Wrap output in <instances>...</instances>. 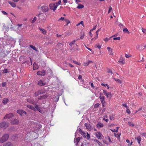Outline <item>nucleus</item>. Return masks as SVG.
Segmentation results:
<instances>
[{
	"mask_svg": "<svg viewBox=\"0 0 146 146\" xmlns=\"http://www.w3.org/2000/svg\"><path fill=\"white\" fill-rule=\"evenodd\" d=\"M9 137L8 134H5L0 139V143H3L7 140Z\"/></svg>",
	"mask_w": 146,
	"mask_h": 146,
	"instance_id": "obj_1",
	"label": "nucleus"
},
{
	"mask_svg": "<svg viewBox=\"0 0 146 146\" xmlns=\"http://www.w3.org/2000/svg\"><path fill=\"white\" fill-rule=\"evenodd\" d=\"M9 123L7 122L3 121L0 123V128L5 129L9 126Z\"/></svg>",
	"mask_w": 146,
	"mask_h": 146,
	"instance_id": "obj_2",
	"label": "nucleus"
},
{
	"mask_svg": "<svg viewBox=\"0 0 146 146\" xmlns=\"http://www.w3.org/2000/svg\"><path fill=\"white\" fill-rule=\"evenodd\" d=\"M58 5H56L55 3H52L49 5L50 8L51 10H53L54 11L56 9Z\"/></svg>",
	"mask_w": 146,
	"mask_h": 146,
	"instance_id": "obj_3",
	"label": "nucleus"
},
{
	"mask_svg": "<svg viewBox=\"0 0 146 146\" xmlns=\"http://www.w3.org/2000/svg\"><path fill=\"white\" fill-rule=\"evenodd\" d=\"M43 13H45L48 12L49 10L48 7L45 5L41 6L40 7Z\"/></svg>",
	"mask_w": 146,
	"mask_h": 146,
	"instance_id": "obj_4",
	"label": "nucleus"
},
{
	"mask_svg": "<svg viewBox=\"0 0 146 146\" xmlns=\"http://www.w3.org/2000/svg\"><path fill=\"white\" fill-rule=\"evenodd\" d=\"M17 112L21 116L25 115L26 114V112L21 110H17Z\"/></svg>",
	"mask_w": 146,
	"mask_h": 146,
	"instance_id": "obj_5",
	"label": "nucleus"
},
{
	"mask_svg": "<svg viewBox=\"0 0 146 146\" xmlns=\"http://www.w3.org/2000/svg\"><path fill=\"white\" fill-rule=\"evenodd\" d=\"M99 98L100 99L101 103H103L105 101V97L104 96H103L102 94H100L99 96Z\"/></svg>",
	"mask_w": 146,
	"mask_h": 146,
	"instance_id": "obj_6",
	"label": "nucleus"
},
{
	"mask_svg": "<svg viewBox=\"0 0 146 146\" xmlns=\"http://www.w3.org/2000/svg\"><path fill=\"white\" fill-rule=\"evenodd\" d=\"M45 71L43 70L42 71H38L37 72V74L40 76H43L45 74Z\"/></svg>",
	"mask_w": 146,
	"mask_h": 146,
	"instance_id": "obj_7",
	"label": "nucleus"
},
{
	"mask_svg": "<svg viewBox=\"0 0 146 146\" xmlns=\"http://www.w3.org/2000/svg\"><path fill=\"white\" fill-rule=\"evenodd\" d=\"M13 116V113H10L8 114H7L4 117V118L6 119V118H8V119H10Z\"/></svg>",
	"mask_w": 146,
	"mask_h": 146,
	"instance_id": "obj_8",
	"label": "nucleus"
},
{
	"mask_svg": "<svg viewBox=\"0 0 146 146\" xmlns=\"http://www.w3.org/2000/svg\"><path fill=\"white\" fill-rule=\"evenodd\" d=\"M11 123L13 124H17L19 123V121L17 119H15L11 121Z\"/></svg>",
	"mask_w": 146,
	"mask_h": 146,
	"instance_id": "obj_9",
	"label": "nucleus"
},
{
	"mask_svg": "<svg viewBox=\"0 0 146 146\" xmlns=\"http://www.w3.org/2000/svg\"><path fill=\"white\" fill-rule=\"evenodd\" d=\"M46 84L45 82H43L42 80H40L38 83V85L40 86H43Z\"/></svg>",
	"mask_w": 146,
	"mask_h": 146,
	"instance_id": "obj_10",
	"label": "nucleus"
},
{
	"mask_svg": "<svg viewBox=\"0 0 146 146\" xmlns=\"http://www.w3.org/2000/svg\"><path fill=\"white\" fill-rule=\"evenodd\" d=\"M44 93V92H43L41 90H39L36 92L35 94V96H38L39 95H41L42 94H43Z\"/></svg>",
	"mask_w": 146,
	"mask_h": 146,
	"instance_id": "obj_11",
	"label": "nucleus"
},
{
	"mask_svg": "<svg viewBox=\"0 0 146 146\" xmlns=\"http://www.w3.org/2000/svg\"><path fill=\"white\" fill-rule=\"evenodd\" d=\"M27 101L28 102L33 104H35V102L31 98L28 99H27Z\"/></svg>",
	"mask_w": 146,
	"mask_h": 146,
	"instance_id": "obj_12",
	"label": "nucleus"
},
{
	"mask_svg": "<svg viewBox=\"0 0 146 146\" xmlns=\"http://www.w3.org/2000/svg\"><path fill=\"white\" fill-rule=\"evenodd\" d=\"M135 139L138 142V143L140 145V142L141 140V138L140 136H139L135 137Z\"/></svg>",
	"mask_w": 146,
	"mask_h": 146,
	"instance_id": "obj_13",
	"label": "nucleus"
},
{
	"mask_svg": "<svg viewBox=\"0 0 146 146\" xmlns=\"http://www.w3.org/2000/svg\"><path fill=\"white\" fill-rule=\"evenodd\" d=\"M27 107L28 108H30L34 111H36V110L35 108L33 106L28 105H27Z\"/></svg>",
	"mask_w": 146,
	"mask_h": 146,
	"instance_id": "obj_14",
	"label": "nucleus"
},
{
	"mask_svg": "<svg viewBox=\"0 0 146 146\" xmlns=\"http://www.w3.org/2000/svg\"><path fill=\"white\" fill-rule=\"evenodd\" d=\"M96 135L99 139H102V138L101 137L102 136H103L100 132H98L97 133H96Z\"/></svg>",
	"mask_w": 146,
	"mask_h": 146,
	"instance_id": "obj_15",
	"label": "nucleus"
},
{
	"mask_svg": "<svg viewBox=\"0 0 146 146\" xmlns=\"http://www.w3.org/2000/svg\"><path fill=\"white\" fill-rule=\"evenodd\" d=\"M85 125L86 127V128L88 129H90L91 128L92 126L90 125L87 123L85 124Z\"/></svg>",
	"mask_w": 146,
	"mask_h": 146,
	"instance_id": "obj_16",
	"label": "nucleus"
},
{
	"mask_svg": "<svg viewBox=\"0 0 146 146\" xmlns=\"http://www.w3.org/2000/svg\"><path fill=\"white\" fill-rule=\"evenodd\" d=\"M33 70H37L38 68V66L35 62H34L33 64Z\"/></svg>",
	"mask_w": 146,
	"mask_h": 146,
	"instance_id": "obj_17",
	"label": "nucleus"
},
{
	"mask_svg": "<svg viewBox=\"0 0 146 146\" xmlns=\"http://www.w3.org/2000/svg\"><path fill=\"white\" fill-rule=\"evenodd\" d=\"M39 29L40 31L42 32L43 34L45 35L46 34V31L45 29L40 28H39Z\"/></svg>",
	"mask_w": 146,
	"mask_h": 146,
	"instance_id": "obj_18",
	"label": "nucleus"
},
{
	"mask_svg": "<svg viewBox=\"0 0 146 146\" xmlns=\"http://www.w3.org/2000/svg\"><path fill=\"white\" fill-rule=\"evenodd\" d=\"M80 137H78L76 138L75 139H74V143H76V144H77L78 143L80 140Z\"/></svg>",
	"mask_w": 146,
	"mask_h": 146,
	"instance_id": "obj_19",
	"label": "nucleus"
},
{
	"mask_svg": "<svg viewBox=\"0 0 146 146\" xmlns=\"http://www.w3.org/2000/svg\"><path fill=\"white\" fill-rule=\"evenodd\" d=\"M104 125L103 124L100 123H98L96 125V127L98 128H101Z\"/></svg>",
	"mask_w": 146,
	"mask_h": 146,
	"instance_id": "obj_20",
	"label": "nucleus"
},
{
	"mask_svg": "<svg viewBox=\"0 0 146 146\" xmlns=\"http://www.w3.org/2000/svg\"><path fill=\"white\" fill-rule=\"evenodd\" d=\"M9 101V100L7 98H4L3 101V103L4 104H6Z\"/></svg>",
	"mask_w": 146,
	"mask_h": 146,
	"instance_id": "obj_21",
	"label": "nucleus"
},
{
	"mask_svg": "<svg viewBox=\"0 0 146 146\" xmlns=\"http://www.w3.org/2000/svg\"><path fill=\"white\" fill-rule=\"evenodd\" d=\"M59 99V96L58 95H56L54 98V100L55 102H57L58 101Z\"/></svg>",
	"mask_w": 146,
	"mask_h": 146,
	"instance_id": "obj_22",
	"label": "nucleus"
},
{
	"mask_svg": "<svg viewBox=\"0 0 146 146\" xmlns=\"http://www.w3.org/2000/svg\"><path fill=\"white\" fill-rule=\"evenodd\" d=\"M9 3L13 7H15L16 6L15 3L13 2L9 1Z\"/></svg>",
	"mask_w": 146,
	"mask_h": 146,
	"instance_id": "obj_23",
	"label": "nucleus"
},
{
	"mask_svg": "<svg viewBox=\"0 0 146 146\" xmlns=\"http://www.w3.org/2000/svg\"><path fill=\"white\" fill-rule=\"evenodd\" d=\"M4 146H12V145L10 142H8L4 144L3 145Z\"/></svg>",
	"mask_w": 146,
	"mask_h": 146,
	"instance_id": "obj_24",
	"label": "nucleus"
},
{
	"mask_svg": "<svg viewBox=\"0 0 146 146\" xmlns=\"http://www.w3.org/2000/svg\"><path fill=\"white\" fill-rule=\"evenodd\" d=\"M57 45L58 47V49H60L61 48L62 46V44L60 43H58L57 44Z\"/></svg>",
	"mask_w": 146,
	"mask_h": 146,
	"instance_id": "obj_25",
	"label": "nucleus"
},
{
	"mask_svg": "<svg viewBox=\"0 0 146 146\" xmlns=\"http://www.w3.org/2000/svg\"><path fill=\"white\" fill-rule=\"evenodd\" d=\"M94 141L96 142L100 146H102V144L97 139H94Z\"/></svg>",
	"mask_w": 146,
	"mask_h": 146,
	"instance_id": "obj_26",
	"label": "nucleus"
},
{
	"mask_svg": "<svg viewBox=\"0 0 146 146\" xmlns=\"http://www.w3.org/2000/svg\"><path fill=\"white\" fill-rule=\"evenodd\" d=\"M123 31L125 33H126L127 34H129V31L127 29V28H123Z\"/></svg>",
	"mask_w": 146,
	"mask_h": 146,
	"instance_id": "obj_27",
	"label": "nucleus"
},
{
	"mask_svg": "<svg viewBox=\"0 0 146 146\" xmlns=\"http://www.w3.org/2000/svg\"><path fill=\"white\" fill-rule=\"evenodd\" d=\"M126 141L128 143V146H130L132 145L133 142H130V141L128 139H126Z\"/></svg>",
	"mask_w": 146,
	"mask_h": 146,
	"instance_id": "obj_28",
	"label": "nucleus"
},
{
	"mask_svg": "<svg viewBox=\"0 0 146 146\" xmlns=\"http://www.w3.org/2000/svg\"><path fill=\"white\" fill-rule=\"evenodd\" d=\"M84 7V6L82 4L79 5L77 7V8L78 9H82Z\"/></svg>",
	"mask_w": 146,
	"mask_h": 146,
	"instance_id": "obj_29",
	"label": "nucleus"
},
{
	"mask_svg": "<svg viewBox=\"0 0 146 146\" xmlns=\"http://www.w3.org/2000/svg\"><path fill=\"white\" fill-rule=\"evenodd\" d=\"M107 97L110 99L111 97V93H108L107 95H106Z\"/></svg>",
	"mask_w": 146,
	"mask_h": 146,
	"instance_id": "obj_30",
	"label": "nucleus"
},
{
	"mask_svg": "<svg viewBox=\"0 0 146 146\" xmlns=\"http://www.w3.org/2000/svg\"><path fill=\"white\" fill-rule=\"evenodd\" d=\"M30 47H31V48H32L33 50H35V51H37V50L36 48V47L35 46H34L32 45H30Z\"/></svg>",
	"mask_w": 146,
	"mask_h": 146,
	"instance_id": "obj_31",
	"label": "nucleus"
},
{
	"mask_svg": "<svg viewBox=\"0 0 146 146\" xmlns=\"http://www.w3.org/2000/svg\"><path fill=\"white\" fill-rule=\"evenodd\" d=\"M128 123L129 125L132 127H133L134 126V125L133 123L132 122L129 121L128 122Z\"/></svg>",
	"mask_w": 146,
	"mask_h": 146,
	"instance_id": "obj_32",
	"label": "nucleus"
},
{
	"mask_svg": "<svg viewBox=\"0 0 146 146\" xmlns=\"http://www.w3.org/2000/svg\"><path fill=\"white\" fill-rule=\"evenodd\" d=\"M99 105L100 104L98 103H97L94 105V108H97L99 106Z\"/></svg>",
	"mask_w": 146,
	"mask_h": 146,
	"instance_id": "obj_33",
	"label": "nucleus"
},
{
	"mask_svg": "<svg viewBox=\"0 0 146 146\" xmlns=\"http://www.w3.org/2000/svg\"><path fill=\"white\" fill-rule=\"evenodd\" d=\"M64 21L67 23L66 25H67L68 24L70 23V22L69 20L66 19H64Z\"/></svg>",
	"mask_w": 146,
	"mask_h": 146,
	"instance_id": "obj_34",
	"label": "nucleus"
},
{
	"mask_svg": "<svg viewBox=\"0 0 146 146\" xmlns=\"http://www.w3.org/2000/svg\"><path fill=\"white\" fill-rule=\"evenodd\" d=\"M140 134L142 136L146 137V133H141Z\"/></svg>",
	"mask_w": 146,
	"mask_h": 146,
	"instance_id": "obj_35",
	"label": "nucleus"
},
{
	"mask_svg": "<svg viewBox=\"0 0 146 146\" xmlns=\"http://www.w3.org/2000/svg\"><path fill=\"white\" fill-rule=\"evenodd\" d=\"M142 31L144 34H146V29H144L142 28Z\"/></svg>",
	"mask_w": 146,
	"mask_h": 146,
	"instance_id": "obj_36",
	"label": "nucleus"
},
{
	"mask_svg": "<svg viewBox=\"0 0 146 146\" xmlns=\"http://www.w3.org/2000/svg\"><path fill=\"white\" fill-rule=\"evenodd\" d=\"M47 97H48L47 95H46L45 94L44 95H43L41 97V98H42V99L45 98Z\"/></svg>",
	"mask_w": 146,
	"mask_h": 146,
	"instance_id": "obj_37",
	"label": "nucleus"
},
{
	"mask_svg": "<svg viewBox=\"0 0 146 146\" xmlns=\"http://www.w3.org/2000/svg\"><path fill=\"white\" fill-rule=\"evenodd\" d=\"M34 107L35 108V109L36 108L37 110L38 109H39L40 108L38 106V105L36 104H35Z\"/></svg>",
	"mask_w": 146,
	"mask_h": 146,
	"instance_id": "obj_38",
	"label": "nucleus"
},
{
	"mask_svg": "<svg viewBox=\"0 0 146 146\" xmlns=\"http://www.w3.org/2000/svg\"><path fill=\"white\" fill-rule=\"evenodd\" d=\"M120 135H121V134H116V133L114 134V135H115V136L117 137H119Z\"/></svg>",
	"mask_w": 146,
	"mask_h": 146,
	"instance_id": "obj_39",
	"label": "nucleus"
},
{
	"mask_svg": "<svg viewBox=\"0 0 146 146\" xmlns=\"http://www.w3.org/2000/svg\"><path fill=\"white\" fill-rule=\"evenodd\" d=\"M75 42V40H73L69 44V45L70 46H72V45L74 44Z\"/></svg>",
	"mask_w": 146,
	"mask_h": 146,
	"instance_id": "obj_40",
	"label": "nucleus"
},
{
	"mask_svg": "<svg viewBox=\"0 0 146 146\" xmlns=\"http://www.w3.org/2000/svg\"><path fill=\"white\" fill-rule=\"evenodd\" d=\"M36 20V17H35L34 18L33 20L31 21V23H33Z\"/></svg>",
	"mask_w": 146,
	"mask_h": 146,
	"instance_id": "obj_41",
	"label": "nucleus"
},
{
	"mask_svg": "<svg viewBox=\"0 0 146 146\" xmlns=\"http://www.w3.org/2000/svg\"><path fill=\"white\" fill-rule=\"evenodd\" d=\"M86 138L88 139H89L90 138V135L88 133H87Z\"/></svg>",
	"mask_w": 146,
	"mask_h": 146,
	"instance_id": "obj_42",
	"label": "nucleus"
},
{
	"mask_svg": "<svg viewBox=\"0 0 146 146\" xmlns=\"http://www.w3.org/2000/svg\"><path fill=\"white\" fill-rule=\"evenodd\" d=\"M120 38L119 37H114L113 38L114 40H119L120 39Z\"/></svg>",
	"mask_w": 146,
	"mask_h": 146,
	"instance_id": "obj_43",
	"label": "nucleus"
},
{
	"mask_svg": "<svg viewBox=\"0 0 146 146\" xmlns=\"http://www.w3.org/2000/svg\"><path fill=\"white\" fill-rule=\"evenodd\" d=\"M89 64L88 62H86L84 63V65L85 66H87L89 65Z\"/></svg>",
	"mask_w": 146,
	"mask_h": 146,
	"instance_id": "obj_44",
	"label": "nucleus"
},
{
	"mask_svg": "<svg viewBox=\"0 0 146 146\" xmlns=\"http://www.w3.org/2000/svg\"><path fill=\"white\" fill-rule=\"evenodd\" d=\"M107 72H108V73H111V74L113 73L111 70L109 69H108Z\"/></svg>",
	"mask_w": 146,
	"mask_h": 146,
	"instance_id": "obj_45",
	"label": "nucleus"
},
{
	"mask_svg": "<svg viewBox=\"0 0 146 146\" xmlns=\"http://www.w3.org/2000/svg\"><path fill=\"white\" fill-rule=\"evenodd\" d=\"M122 106L123 107H125L126 109H128V106H127L126 104H122Z\"/></svg>",
	"mask_w": 146,
	"mask_h": 146,
	"instance_id": "obj_46",
	"label": "nucleus"
},
{
	"mask_svg": "<svg viewBox=\"0 0 146 146\" xmlns=\"http://www.w3.org/2000/svg\"><path fill=\"white\" fill-rule=\"evenodd\" d=\"M102 107H105V106L106 105V102H104L103 103H102Z\"/></svg>",
	"mask_w": 146,
	"mask_h": 146,
	"instance_id": "obj_47",
	"label": "nucleus"
},
{
	"mask_svg": "<svg viewBox=\"0 0 146 146\" xmlns=\"http://www.w3.org/2000/svg\"><path fill=\"white\" fill-rule=\"evenodd\" d=\"M107 49L108 51H110L112 52V49H111V48L110 47H108Z\"/></svg>",
	"mask_w": 146,
	"mask_h": 146,
	"instance_id": "obj_48",
	"label": "nucleus"
},
{
	"mask_svg": "<svg viewBox=\"0 0 146 146\" xmlns=\"http://www.w3.org/2000/svg\"><path fill=\"white\" fill-rule=\"evenodd\" d=\"M120 27V28H123V27H124V26H123V25L121 24V23H120L119 24V25H118Z\"/></svg>",
	"mask_w": 146,
	"mask_h": 146,
	"instance_id": "obj_49",
	"label": "nucleus"
},
{
	"mask_svg": "<svg viewBox=\"0 0 146 146\" xmlns=\"http://www.w3.org/2000/svg\"><path fill=\"white\" fill-rule=\"evenodd\" d=\"M61 3V1L60 0H59V1L58 2H56V5H59Z\"/></svg>",
	"mask_w": 146,
	"mask_h": 146,
	"instance_id": "obj_50",
	"label": "nucleus"
},
{
	"mask_svg": "<svg viewBox=\"0 0 146 146\" xmlns=\"http://www.w3.org/2000/svg\"><path fill=\"white\" fill-rule=\"evenodd\" d=\"M111 38V37H110L109 38H106L104 39V40L106 42H107L108 40H110V39Z\"/></svg>",
	"mask_w": 146,
	"mask_h": 146,
	"instance_id": "obj_51",
	"label": "nucleus"
},
{
	"mask_svg": "<svg viewBox=\"0 0 146 146\" xmlns=\"http://www.w3.org/2000/svg\"><path fill=\"white\" fill-rule=\"evenodd\" d=\"M103 93L106 95L108 93L106 91L104 90H103Z\"/></svg>",
	"mask_w": 146,
	"mask_h": 146,
	"instance_id": "obj_52",
	"label": "nucleus"
},
{
	"mask_svg": "<svg viewBox=\"0 0 146 146\" xmlns=\"http://www.w3.org/2000/svg\"><path fill=\"white\" fill-rule=\"evenodd\" d=\"M126 112L129 114L131 113L130 111L128 109V108L127 109V110H126Z\"/></svg>",
	"mask_w": 146,
	"mask_h": 146,
	"instance_id": "obj_53",
	"label": "nucleus"
},
{
	"mask_svg": "<svg viewBox=\"0 0 146 146\" xmlns=\"http://www.w3.org/2000/svg\"><path fill=\"white\" fill-rule=\"evenodd\" d=\"M111 130L114 132H117L118 131V130L117 129H114L113 130Z\"/></svg>",
	"mask_w": 146,
	"mask_h": 146,
	"instance_id": "obj_54",
	"label": "nucleus"
},
{
	"mask_svg": "<svg viewBox=\"0 0 146 146\" xmlns=\"http://www.w3.org/2000/svg\"><path fill=\"white\" fill-rule=\"evenodd\" d=\"M2 12L4 15H7L8 14V13L4 11H2Z\"/></svg>",
	"mask_w": 146,
	"mask_h": 146,
	"instance_id": "obj_55",
	"label": "nucleus"
},
{
	"mask_svg": "<svg viewBox=\"0 0 146 146\" xmlns=\"http://www.w3.org/2000/svg\"><path fill=\"white\" fill-rule=\"evenodd\" d=\"M96 45L95 46V47H97L99 49H100L101 48V46L100 45H98L96 46Z\"/></svg>",
	"mask_w": 146,
	"mask_h": 146,
	"instance_id": "obj_56",
	"label": "nucleus"
},
{
	"mask_svg": "<svg viewBox=\"0 0 146 146\" xmlns=\"http://www.w3.org/2000/svg\"><path fill=\"white\" fill-rule=\"evenodd\" d=\"M8 72V71L7 69H5L3 71V73H7Z\"/></svg>",
	"mask_w": 146,
	"mask_h": 146,
	"instance_id": "obj_57",
	"label": "nucleus"
},
{
	"mask_svg": "<svg viewBox=\"0 0 146 146\" xmlns=\"http://www.w3.org/2000/svg\"><path fill=\"white\" fill-rule=\"evenodd\" d=\"M37 110L41 113H42V111L41 110L40 108L39 109H38Z\"/></svg>",
	"mask_w": 146,
	"mask_h": 146,
	"instance_id": "obj_58",
	"label": "nucleus"
},
{
	"mask_svg": "<svg viewBox=\"0 0 146 146\" xmlns=\"http://www.w3.org/2000/svg\"><path fill=\"white\" fill-rule=\"evenodd\" d=\"M1 85L3 87H5L6 86V83L5 82L3 83Z\"/></svg>",
	"mask_w": 146,
	"mask_h": 146,
	"instance_id": "obj_59",
	"label": "nucleus"
},
{
	"mask_svg": "<svg viewBox=\"0 0 146 146\" xmlns=\"http://www.w3.org/2000/svg\"><path fill=\"white\" fill-rule=\"evenodd\" d=\"M73 62L74 63V64H78V65H80L78 63V62L76 61H74V60L73 61Z\"/></svg>",
	"mask_w": 146,
	"mask_h": 146,
	"instance_id": "obj_60",
	"label": "nucleus"
},
{
	"mask_svg": "<svg viewBox=\"0 0 146 146\" xmlns=\"http://www.w3.org/2000/svg\"><path fill=\"white\" fill-rule=\"evenodd\" d=\"M112 9V7L111 6H110L109 8L108 13H109L111 11Z\"/></svg>",
	"mask_w": 146,
	"mask_h": 146,
	"instance_id": "obj_61",
	"label": "nucleus"
},
{
	"mask_svg": "<svg viewBox=\"0 0 146 146\" xmlns=\"http://www.w3.org/2000/svg\"><path fill=\"white\" fill-rule=\"evenodd\" d=\"M125 56L126 58H128L131 57V56L127 54H125Z\"/></svg>",
	"mask_w": 146,
	"mask_h": 146,
	"instance_id": "obj_62",
	"label": "nucleus"
},
{
	"mask_svg": "<svg viewBox=\"0 0 146 146\" xmlns=\"http://www.w3.org/2000/svg\"><path fill=\"white\" fill-rule=\"evenodd\" d=\"M83 21H80V22L79 23H78L77 25H76V26H79L80 24H82L83 23Z\"/></svg>",
	"mask_w": 146,
	"mask_h": 146,
	"instance_id": "obj_63",
	"label": "nucleus"
},
{
	"mask_svg": "<svg viewBox=\"0 0 146 146\" xmlns=\"http://www.w3.org/2000/svg\"><path fill=\"white\" fill-rule=\"evenodd\" d=\"M80 134L82 135H86V133L83 131L82 132L80 133Z\"/></svg>",
	"mask_w": 146,
	"mask_h": 146,
	"instance_id": "obj_64",
	"label": "nucleus"
}]
</instances>
